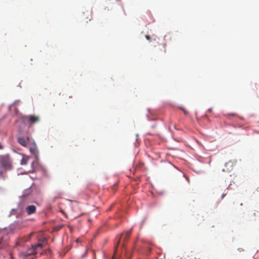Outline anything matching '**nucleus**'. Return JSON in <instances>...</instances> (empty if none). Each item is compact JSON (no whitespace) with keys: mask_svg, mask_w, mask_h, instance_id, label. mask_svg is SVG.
I'll use <instances>...</instances> for the list:
<instances>
[{"mask_svg":"<svg viewBox=\"0 0 259 259\" xmlns=\"http://www.w3.org/2000/svg\"><path fill=\"white\" fill-rule=\"evenodd\" d=\"M131 232L132 230H130L116 237V240L117 242L114 246L115 253L117 251V248L120 244H121L122 247L124 248L125 247V243L129 239Z\"/></svg>","mask_w":259,"mask_h":259,"instance_id":"nucleus-1","label":"nucleus"},{"mask_svg":"<svg viewBox=\"0 0 259 259\" xmlns=\"http://www.w3.org/2000/svg\"><path fill=\"white\" fill-rule=\"evenodd\" d=\"M23 119L26 123H27L30 125H32L38 122L40 120V117L38 116L34 115H29L23 116Z\"/></svg>","mask_w":259,"mask_h":259,"instance_id":"nucleus-2","label":"nucleus"},{"mask_svg":"<svg viewBox=\"0 0 259 259\" xmlns=\"http://www.w3.org/2000/svg\"><path fill=\"white\" fill-rule=\"evenodd\" d=\"M1 163L6 169H10L12 167V162L9 157H3L1 159Z\"/></svg>","mask_w":259,"mask_h":259,"instance_id":"nucleus-3","label":"nucleus"},{"mask_svg":"<svg viewBox=\"0 0 259 259\" xmlns=\"http://www.w3.org/2000/svg\"><path fill=\"white\" fill-rule=\"evenodd\" d=\"M29 150L30 152L36 157H37L38 155V151L36 145L35 144L32 145L29 147Z\"/></svg>","mask_w":259,"mask_h":259,"instance_id":"nucleus-4","label":"nucleus"},{"mask_svg":"<svg viewBox=\"0 0 259 259\" xmlns=\"http://www.w3.org/2000/svg\"><path fill=\"white\" fill-rule=\"evenodd\" d=\"M26 211L28 214H31L34 213L36 211V207L33 205H29L26 207Z\"/></svg>","mask_w":259,"mask_h":259,"instance_id":"nucleus-5","label":"nucleus"},{"mask_svg":"<svg viewBox=\"0 0 259 259\" xmlns=\"http://www.w3.org/2000/svg\"><path fill=\"white\" fill-rule=\"evenodd\" d=\"M28 140V138L26 139L24 137H18V142L22 146L26 147L27 145V141Z\"/></svg>","mask_w":259,"mask_h":259,"instance_id":"nucleus-6","label":"nucleus"},{"mask_svg":"<svg viewBox=\"0 0 259 259\" xmlns=\"http://www.w3.org/2000/svg\"><path fill=\"white\" fill-rule=\"evenodd\" d=\"M86 15H87L86 18H85V16L83 15V16H82V18L83 20L85 21L87 23L88 22L87 19H89V20H91V19H90V18L91 17V13L90 12L88 11Z\"/></svg>","mask_w":259,"mask_h":259,"instance_id":"nucleus-7","label":"nucleus"},{"mask_svg":"<svg viewBox=\"0 0 259 259\" xmlns=\"http://www.w3.org/2000/svg\"><path fill=\"white\" fill-rule=\"evenodd\" d=\"M256 216H257V217L259 216V212L258 211H256V212H255V210L251 211V214H250V217L252 219H255V217Z\"/></svg>","mask_w":259,"mask_h":259,"instance_id":"nucleus-8","label":"nucleus"},{"mask_svg":"<svg viewBox=\"0 0 259 259\" xmlns=\"http://www.w3.org/2000/svg\"><path fill=\"white\" fill-rule=\"evenodd\" d=\"M220 191V192H222L221 198H222V199H223L228 193V189L225 188V189H224V190H223L222 189H221Z\"/></svg>","mask_w":259,"mask_h":259,"instance_id":"nucleus-9","label":"nucleus"},{"mask_svg":"<svg viewBox=\"0 0 259 259\" xmlns=\"http://www.w3.org/2000/svg\"><path fill=\"white\" fill-rule=\"evenodd\" d=\"M28 158L27 157H23L21 161L22 165H25L27 163Z\"/></svg>","mask_w":259,"mask_h":259,"instance_id":"nucleus-10","label":"nucleus"},{"mask_svg":"<svg viewBox=\"0 0 259 259\" xmlns=\"http://www.w3.org/2000/svg\"><path fill=\"white\" fill-rule=\"evenodd\" d=\"M42 247V243H38L36 245L33 246V247L34 248H36L37 247Z\"/></svg>","mask_w":259,"mask_h":259,"instance_id":"nucleus-11","label":"nucleus"},{"mask_svg":"<svg viewBox=\"0 0 259 259\" xmlns=\"http://www.w3.org/2000/svg\"><path fill=\"white\" fill-rule=\"evenodd\" d=\"M180 109L183 111L185 115H187L188 114V111H186L184 108L180 107Z\"/></svg>","mask_w":259,"mask_h":259,"instance_id":"nucleus-12","label":"nucleus"},{"mask_svg":"<svg viewBox=\"0 0 259 259\" xmlns=\"http://www.w3.org/2000/svg\"><path fill=\"white\" fill-rule=\"evenodd\" d=\"M145 37H146V38L147 40H151V37H150V35H146L145 36Z\"/></svg>","mask_w":259,"mask_h":259,"instance_id":"nucleus-13","label":"nucleus"},{"mask_svg":"<svg viewBox=\"0 0 259 259\" xmlns=\"http://www.w3.org/2000/svg\"><path fill=\"white\" fill-rule=\"evenodd\" d=\"M151 251V248H148V252L149 253H150Z\"/></svg>","mask_w":259,"mask_h":259,"instance_id":"nucleus-14","label":"nucleus"},{"mask_svg":"<svg viewBox=\"0 0 259 259\" xmlns=\"http://www.w3.org/2000/svg\"><path fill=\"white\" fill-rule=\"evenodd\" d=\"M163 48H164V52H166V49H165V47L164 46H163Z\"/></svg>","mask_w":259,"mask_h":259,"instance_id":"nucleus-15","label":"nucleus"},{"mask_svg":"<svg viewBox=\"0 0 259 259\" xmlns=\"http://www.w3.org/2000/svg\"><path fill=\"white\" fill-rule=\"evenodd\" d=\"M3 148V146L0 144V149H2Z\"/></svg>","mask_w":259,"mask_h":259,"instance_id":"nucleus-16","label":"nucleus"},{"mask_svg":"<svg viewBox=\"0 0 259 259\" xmlns=\"http://www.w3.org/2000/svg\"><path fill=\"white\" fill-rule=\"evenodd\" d=\"M87 253V251L86 250L85 252H84V254L85 255Z\"/></svg>","mask_w":259,"mask_h":259,"instance_id":"nucleus-17","label":"nucleus"},{"mask_svg":"<svg viewBox=\"0 0 259 259\" xmlns=\"http://www.w3.org/2000/svg\"><path fill=\"white\" fill-rule=\"evenodd\" d=\"M243 205V203H240V205L242 206Z\"/></svg>","mask_w":259,"mask_h":259,"instance_id":"nucleus-18","label":"nucleus"},{"mask_svg":"<svg viewBox=\"0 0 259 259\" xmlns=\"http://www.w3.org/2000/svg\"><path fill=\"white\" fill-rule=\"evenodd\" d=\"M228 164H229V163H226V165H228Z\"/></svg>","mask_w":259,"mask_h":259,"instance_id":"nucleus-19","label":"nucleus"},{"mask_svg":"<svg viewBox=\"0 0 259 259\" xmlns=\"http://www.w3.org/2000/svg\"><path fill=\"white\" fill-rule=\"evenodd\" d=\"M112 259H115V257H113V258Z\"/></svg>","mask_w":259,"mask_h":259,"instance_id":"nucleus-20","label":"nucleus"}]
</instances>
